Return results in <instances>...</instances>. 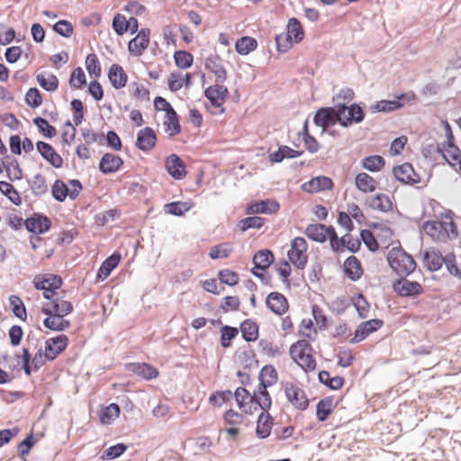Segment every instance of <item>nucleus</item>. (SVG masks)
I'll return each mask as SVG.
<instances>
[{
	"mask_svg": "<svg viewBox=\"0 0 461 461\" xmlns=\"http://www.w3.org/2000/svg\"><path fill=\"white\" fill-rule=\"evenodd\" d=\"M356 187L363 193H372L377 188V182L367 173L361 172L355 177Z\"/></svg>",
	"mask_w": 461,
	"mask_h": 461,
	"instance_id": "38",
	"label": "nucleus"
},
{
	"mask_svg": "<svg viewBox=\"0 0 461 461\" xmlns=\"http://www.w3.org/2000/svg\"><path fill=\"white\" fill-rule=\"evenodd\" d=\"M220 343L223 348H229L232 345V340L238 336L239 328L230 325H221V327Z\"/></svg>",
	"mask_w": 461,
	"mask_h": 461,
	"instance_id": "46",
	"label": "nucleus"
},
{
	"mask_svg": "<svg viewBox=\"0 0 461 461\" xmlns=\"http://www.w3.org/2000/svg\"><path fill=\"white\" fill-rule=\"evenodd\" d=\"M232 251L233 249L230 243L222 242L212 246L209 250L208 257L213 260L227 258L230 256Z\"/></svg>",
	"mask_w": 461,
	"mask_h": 461,
	"instance_id": "47",
	"label": "nucleus"
},
{
	"mask_svg": "<svg viewBox=\"0 0 461 461\" xmlns=\"http://www.w3.org/2000/svg\"><path fill=\"white\" fill-rule=\"evenodd\" d=\"M310 351H312V347L305 339L295 341L289 348L290 357L297 366L300 364V360H303L304 356H307V353Z\"/></svg>",
	"mask_w": 461,
	"mask_h": 461,
	"instance_id": "36",
	"label": "nucleus"
},
{
	"mask_svg": "<svg viewBox=\"0 0 461 461\" xmlns=\"http://www.w3.org/2000/svg\"><path fill=\"white\" fill-rule=\"evenodd\" d=\"M9 304L12 312L15 317L20 319L21 321H26L27 319V311L25 304L23 303V300L20 298V296L12 294L9 297Z\"/></svg>",
	"mask_w": 461,
	"mask_h": 461,
	"instance_id": "49",
	"label": "nucleus"
},
{
	"mask_svg": "<svg viewBox=\"0 0 461 461\" xmlns=\"http://www.w3.org/2000/svg\"><path fill=\"white\" fill-rule=\"evenodd\" d=\"M165 118L166 120L163 122L165 131L169 137L178 135L182 131V127L180 124V117L176 110L166 111Z\"/></svg>",
	"mask_w": 461,
	"mask_h": 461,
	"instance_id": "34",
	"label": "nucleus"
},
{
	"mask_svg": "<svg viewBox=\"0 0 461 461\" xmlns=\"http://www.w3.org/2000/svg\"><path fill=\"white\" fill-rule=\"evenodd\" d=\"M69 339L66 334H59L45 341L48 361L55 360L68 348Z\"/></svg>",
	"mask_w": 461,
	"mask_h": 461,
	"instance_id": "13",
	"label": "nucleus"
},
{
	"mask_svg": "<svg viewBox=\"0 0 461 461\" xmlns=\"http://www.w3.org/2000/svg\"><path fill=\"white\" fill-rule=\"evenodd\" d=\"M343 272L351 281H358L364 275V268L361 261L356 256H349L343 263Z\"/></svg>",
	"mask_w": 461,
	"mask_h": 461,
	"instance_id": "23",
	"label": "nucleus"
},
{
	"mask_svg": "<svg viewBox=\"0 0 461 461\" xmlns=\"http://www.w3.org/2000/svg\"><path fill=\"white\" fill-rule=\"evenodd\" d=\"M266 306L274 314L282 316L287 312L289 302L280 292H271L267 295Z\"/></svg>",
	"mask_w": 461,
	"mask_h": 461,
	"instance_id": "17",
	"label": "nucleus"
},
{
	"mask_svg": "<svg viewBox=\"0 0 461 461\" xmlns=\"http://www.w3.org/2000/svg\"><path fill=\"white\" fill-rule=\"evenodd\" d=\"M165 168L167 174L176 180H181L186 176L185 163L177 154H170L165 161Z\"/></svg>",
	"mask_w": 461,
	"mask_h": 461,
	"instance_id": "18",
	"label": "nucleus"
},
{
	"mask_svg": "<svg viewBox=\"0 0 461 461\" xmlns=\"http://www.w3.org/2000/svg\"><path fill=\"white\" fill-rule=\"evenodd\" d=\"M422 230L433 240L439 241L452 240L458 236L457 227L454 221H426L422 224Z\"/></svg>",
	"mask_w": 461,
	"mask_h": 461,
	"instance_id": "2",
	"label": "nucleus"
},
{
	"mask_svg": "<svg viewBox=\"0 0 461 461\" xmlns=\"http://www.w3.org/2000/svg\"><path fill=\"white\" fill-rule=\"evenodd\" d=\"M407 276H399L392 284L393 291L401 297L417 298L424 293L423 286L418 281H411Z\"/></svg>",
	"mask_w": 461,
	"mask_h": 461,
	"instance_id": "7",
	"label": "nucleus"
},
{
	"mask_svg": "<svg viewBox=\"0 0 461 461\" xmlns=\"http://www.w3.org/2000/svg\"><path fill=\"white\" fill-rule=\"evenodd\" d=\"M28 184L36 196H41L48 192L46 178L40 173L36 174L32 180H28Z\"/></svg>",
	"mask_w": 461,
	"mask_h": 461,
	"instance_id": "52",
	"label": "nucleus"
},
{
	"mask_svg": "<svg viewBox=\"0 0 461 461\" xmlns=\"http://www.w3.org/2000/svg\"><path fill=\"white\" fill-rule=\"evenodd\" d=\"M384 325L381 319H371L361 322L355 330L353 338L349 340L356 344L366 339L371 333L377 331Z\"/></svg>",
	"mask_w": 461,
	"mask_h": 461,
	"instance_id": "14",
	"label": "nucleus"
},
{
	"mask_svg": "<svg viewBox=\"0 0 461 461\" xmlns=\"http://www.w3.org/2000/svg\"><path fill=\"white\" fill-rule=\"evenodd\" d=\"M0 191L10 202H12L16 206L22 204L23 200L19 192L11 183L6 181H0Z\"/></svg>",
	"mask_w": 461,
	"mask_h": 461,
	"instance_id": "48",
	"label": "nucleus"
},
{
	"mask_svg": "<svg viewBox=\"0 0 461 461\" xmlns=\"http://www.w3.org/2000/svg\"><path fill=\"white\" fill-rule=\"evenodd\" d=\"M416 98L417 96L412 91L403 92L394 95V98L392 100L383 99L375 102L369 107V110L373 113H388L398 111L403 108L406 104H411L412 101L416 100Z\"/></svg>",
	"mask_w": 461,
	"mask_h": 461,
	"instance_id": "3",
	"label": "nucleus"
},
{
	"mask_svg": "<svg viewBox=\"0 0 461 461\" xmlns=\"http://www.w3.org/2000/svg\"><path fill=\"white\" fill-rule=\"evenodd\" d=\"M318 381L320 384L333 391L339 390L345 384V378L343 376L336 375L331 377L330 373L326 370H321L318 373Z\"/></svg>",
	"mask_w": 461,
	"mask_h": 461,
	"instance_id": "39",
	"label": "nucleus"
},
{
	"mask_svg": "<svg viewBox=\"0 0 461 461\" xmlns=\"http://www.w3.org/2000/svg\"><path fill=\"white\" fill-rule=\"evenodd\" d=\"M240 331L246 342L258 340L259 335V325L252 319H246L240 322Z\"/></svg>",
	"mask_w": 461,
	"mask_h": 461,
	"instance_id": "33",
	"label": "nucleus"
},
{
	"mask_svg": "<svg viewBox=\"0 0 461 461\" xmlns=\"http://www.w3.org/2000/svg\"><path fill=\"white\" fill-rule=\"evenodd\" d=\"M352 303L355 306L359 318L365 319L367 317L370 304L367 302L366 297L362 293H358L356 298H352Z\"/></svg>",
	"mask_w": 461,
	"mask_h": 461,
	"instance_id": "60",
	"label": "nucleus"
},
{
	"mask_svg": "<svg viewBox=\"0 0 461 461\" xmlns=\"http://www.w3.org/2000/svg\"><path fill=\"white\" fill-rule=\"evenodd\" d=\"M303 150H297L286 145H280L278 149L268 153V160L272 164L281 163L285 158H295L303 156Z\"/></svg>",
	"mask_w": 461,
	"mask_h": 461,
	"instance_id": "32",
	"label": "nucleus"
},
{
	"mask_svg": "<svg viewBox=\"0 0 461 461\" xmlns=\"http://www.w3.org/2000/svg\"><path fill=\"white\" fill-rule=\"evenodd\" d=\"M107 77L112 86L116 90L122 89L127 85L128 75L119 64L114 63L109 68Z\"/></svg>",
	"mask_w": 461,
	"mask_h": 461,
	"instance_id": "31",
	"label": "nucleus"
},
{
	"mask_svg": "<svg viewBox=\"0 0 461 461\" xmlns=\"http://www.w3.org/2000/svg\"><path fill=\"white\" fill-rule=\"evenodd\" d=\"M258 41L251 36H241L235 42V50L238 54L246 56L258 48Z\"/></svg>",
	"mask_w": 461,
	"mask_h": 461,
	"instance_id": "41",
	"label": "nucleus"
},
{
	"mask_svg": "<svg viewBox=\"0 0 461 461\" xmlns=\"http://www.w3.org/2000/svg\"><path fill=\"white\" fill-rule=\"evenodd\" d=\"M192 208V203L188 202H169L164 205V212L167 214L174 215V216H184L185 212L190 211Z\"/></svg>",
	"mask_w": 461,
	"mask_h": 461,
	"instance_id": "44",
	"label": "nucleus"
},
{
	"mask_svg": "<svg viewBox=\"0 0 461 461\" xmlns=\"http://www.w3.org/2000/svg\"><path fill=\"white\" fill-rule=\"evenodd\" d=\"M123 164L124 161L120 156L106 152L100 158L98 169L104 175H110L118 172Z\"/></svg>",
	"mask_w": 461,
	"mask_h": 461,
	"instance_id": "21",
	"label": "nucleus"
},
{
	"mask_svg": "<svg viewBox=\"0 0 461 461\" xmlns=\"http://www.w3.org/2000/svg\"><path fill=\"white\" fill-rule=\"evenodd\" d=\"M274 262L275 255L272 250L268 249H259L252 258L253 267L251 269L265 272Z\"/></svg>",
	"mask_w": 461,
	"mask_h": 461,
	"instance_id": "28",
	"label": "nucleus"
},
{
	"mask_svg": "<svg viewBox=\"0 0 461 461\" xmlns=\"http://www.w3.org/2000/svg\"><path fill=\"white\" fill-rule=\"evenodd\" d=\"M334 187L333 180L326 176H317L303 183L301 189L303 192L313 194L322 191H329Z\"/></svg>",
	"mask_w": 461,
	"mask_h": 461,
	"instance_id": "20",
	"label": "nucleus"
},
{
	"mask_svg": "<svg viewBox=\"0 0 461 461\" xmlns=\"http://www.w3.org/2000/svg\"><path fill=\"white\" fill-rule=\"evenodd\" d=\"M444 257L438 249L428 248L422 252V263L428 271L437 272L443 266Z\"/></svg>",
	"mask_w": 461,
	"mask_h": 461,
	"instance_id": "22",
	"label": "nucleus"
},
{
	"mask_svg": "<svg viewBox=\"0 0 461 461\" xmlns=\"http://www.w3.org/2000/svg\"><path fill=\"white\" fill-rule=\"evenodd\" d=\"M43 306H45L46 308L52 309L63 318L72 313L74 311V306L71 302L60 300V298L54 303H44Z\"/></svg>",
	"mask_w": 461,
	"mask_h": 461,
	"instance_id": "54",
	"label": "nucleus"
},
{
	"mask_svg": "<svg viewBox=\"0 0 461 461\" xmlns=\"http://www.w3.org/2000/svg\"><path fill=\"white\" fill-rule=\"evenodd\" d=\"M217 279L220 281L221 285L235 286L240 282V276L234 270L224 268L218 271Z\"/></svg>",
	"mask_w": 461,
	"mask_h": 461,
	"instance_id": "51",
	"label": "nucleus"
},
{
	"mask_svg": "<svg viewBox=\"0 0 461 461\" xmlns=\"http://www.w3.org/2000/svg\"><path fill=\"white\" fill-rule=\"evenodd\" d=\"M304 234L312 241L324 243L330 238V234L335 235V228L332 225L311 223L306 227Z\"/></svg>",
	"mask_w": 461,
	"mask_h": 461,
	"instance_id": "15",
	"label": "nucleus"
},
{
	"mask_svg": "<svg viewBox=\"0 0 461 461\" xmlns=\"http://www.w3.org/2000/svg\"><path fill=\"white\" fill-rule=\"evenodd\" d=\"M307 249L308 244L304 238L295 237L291 240V249L287 252V258L295 268L300 270L305 268L308 262Z\"/></svg>",
	"mask_w": 461,
	"mask_h": 461,
	"instance_id": "5",
	"label": "nucleus"
},
{
	"mask_svg": "<svg viewBox=\"0 0 461 461\" xmlns=\"http://www.w3.org/2000/svg\"><path fill=\"white\" fill-rule=\"evenodd\" d=\"M32 123L37 127L39 132L46 139H53L57 135V129L43 117H34L32 119Z\"/></svg>",
	"mask_w": 461,
	"mask_h": 461,
	"instance_id": "45",
	"label": "nucleus"
},
{
	"mask_svg": "<svg viewBox=\"0 0 461 461\" xmlns=\"http://www.w3.org/2000/svg\"><path fill=\"white\" fill-rule=\"evenodd\" d=\"M274 427V418L269 411L260 412L258 416L256 426V436L259 439H265L271 434Z\"/></svg>",
	"mask_w": 461,
	"mask_h": 461,
	"instance_id": "26",
	"label": "nucleus"
},
{
	"mask_svg": "<svg viewBox=\"0 0 461 461\" xmlns=\"http://www.w3.org/2000/svg\"><path fill=\"white\" fill-rule=\"evenodd\" d=\"M86 68L91 77L98 78L102 74V68L97 56L90 53L86 58Z\"/></svg>",
	"mask_w": 461,
	"mask_h": 461,
	"instance_id": "58",
	"label": "nucleus"
},
{
	"mask_svg": "<svg viewBox=\"0 0 461 461\" xmlns=\"http://www.w3.org/2000/svg\"><path fill=\"white\" fill-rule=\"evenodd\" d=\"M24 101L31 108H38L42 104V95L37 87H30L25 94Z\"/></svg>",
	"mask_w": 461,
	"mask_h": 461,
	"instance_id": "61",
	"label": "nucleus"
},
{
	"mask_svg": "<svg viewBox=\"0 0 461 461\" xmlns=\"http://www.w3.org/2000/svg\"><path fill=\"white\" fill-rule=\"evenodd\" d=\"M286 35L294 41V43H300L304 38V30L299 19L292 17L286 24Z\"/></svg>",
	"mask_w": 461,
	"mask_h": 461,
	"instance_id": "40",
	"label": "nucleus"
},
{
	"mask_svg": "<svg viewBox=\"0 0 461 461\" xmlns=\"http://www.w3.org/2000/svg\"><path fill=\"white\" fill-rule=\"evenodd\" d=\"M176 66L180 69H187L194 63V56L187 50H178L173 55Z\"/></svg>",
	"mask_w": 461,
	"mask_h": 461,
	"instance_id": "50",
	"label": "nucleus"
},
{
	"mask_svg": "<svg viewBox=\"0 0 461 461\" xmlns=\"http://www.w3.org/2000/svg\"><path fill=\"white\" fill-rule=\"evenodd\" d=\"M264 223V218L253 215L241 219L238 223V227L240 231L244 232L249 229H260Z\"/></svg>",
	"mask_w": 461,
	"mask_h": 461,
	"instance_id": "53",
	"label": "nucleus"
},
{
	"mask_svg": "<svg viewBox=\"0 0 461 461\" xmlns=\"http://www.w3.org/2000/svg\"><path fill=\"white\" fill-rule=\"evenodd\" d=\"M344 106L343 114L340 115L339 124L343 128H348L353 124H358L365 120L366 112L364 107L365 104L353 103L349 105L347 103H339Z\"/></svg>",
	"mask_w": 461,
	"mask_h": 461,
	"instance_id": "6",
	"label": "nucleus"
},
{
	"mask_svg": "<svg viewBox=\"0 0 461 461\" xmlns=\"http://www.w3.org/2000/svg\"><path fill=\"white\" fill-rule=\"evenodd\" d=\"M36 149L41 158L46 160L51 167L54 168H60L63 166V158L57 152V150L53 148L50 143L38 140L36 143Z\"/></svg>",
	"mask_w": 461,
	"mask_h": 461,
	"instance_id": "16",
	"label": "nucleus"
},
{
	"mask_svg": "<svg viewBox=\"0 0 461 461\" xmlns=\"http://www.w3.org/2000/svg\"><path fill=\"white\" fill-rule=\"evenodd\" d=\"M280 209V203L273 198L253 200L246 205L247 214H274Z\"/></svg>",
	"mask_w": 461,
	"mask_h": 461,
	"instance_id": "10",
	"label": "nucleus"
},
{
	"mask_svg": "<svg viewBox=\"0 0 461 461\" xmlns=\"http://www.w3.org/2000/svg\"><path fill=\"white\" fill-rule=\"evenodd\" d=\"M239 360L245 370L250 371L258 366V360L252 349L244 350L239 356Z\"/></svg>",
	"mask_w": 461,
	"mask_h": 461,
	"instance_id": "59",
	"label": "nucleus"
},
{
	"mask_svg": "<svg viewBox=\"0 0 461 461\" xmlns=\"http://www.w3.org/2000/svg\"><path fill=\"white\" fill-rule=\"evenodd\" d=\"M232 398V392L230 390L215 391L209 396V402L214 406H221L223 403L230 401Z\"/></svg>",
	"mask_w": 461,
	"mask_h": 461,
	"instance_id": "63",
	"label": "nucleus"
},
{
	"mask_svg": "<svg viewBox=\"0 0 461 461\" xmlns=\"http://www.w3.org/2000/svg\"><path fill=\"white\" fill-rule=\"evenodd\" d=\"M68 84L71 88L83 89L86 86V74L81 67L76 68L70 74Z\"/></svg>",
	"mask_w": 461,
	"mask_h": 461,
	"instance_id": "56",
	"label": "nucleus"
},
{
	"mask_svg": "<svg viewBox=\"0 0 461 461\" xmlns=\"http://www.w3.org/2000/svg\"><path fill=\"white\" fill-rule=\"evenodd\" d=\"M157 141L154 129L147 126L137 132L135 147L143 152H148L156 147Z\"/></svg>",
	"mask_w": 461,
	"mask_h": 461,
	"instance_id": "19",
	"label": "nucleus"
},
{
	"mask_svg": "<svg viewBox=\"0 0 461 461\" xmlns=\"http://www.w3.org/2000/svg\"><path fill=\"white\" fill-rule=\"evenodd\" d=\"M385 163V159L380 155L366 156L361 160L362 167L372 173L381 171L384 167Z\"/></svg>",
	"mask_w": 461,
	"mask_h": 461,
	"instance_id": "43",
	"label": "nucleus"
},
{
	"mask_svg": "<svg viewBox=\"0 0 461 461\" xmlns=\"http://www.w3.org/2000/svg\"><path fill=\"white\" fill-rule=\"evenodd\" d=\"M393 174L395 179L403 185H414L420 182V175L409 162L393 167Z\"/></svg>",
	"mask_w": 461,
	"mask_h": 461,
	"instance_id": "12",
	"label": "nucleus"
},
{
	"mask_svg": "<svg viewBox=\"0 0 461 461\" xmlns=\"http://www.w3.org/2000/svg\"><path fill=\"white\" fill-rule=\"evenodd\" d=\"M1 163L6 171V176L11 181L21 180L23 177V169L14 157L5 155L1 158Z\"/></svg>",
	"mask_w": 461,
	"mask_h": 461,
	"instance_id": "29",
	"label": "nucleus"
},
{
	"mask_svg": "<svg viewBox=\"0 0 461 461\" xmlns=\"http://www.w3.org/2000/svg\"><path fill=\"white\" fill-rule=\"evenodd\" d=\"M32 284L36 285L39 288H46L59 290L63 285V279L60 276L56 274L45 273L37 275L33 280Z\"/></svg>",
	"mask_w": 461,
	"mask_h": 461,
	"instance_id": "30",
	"label": "nucleus"
},
{
	"mask_svg": "<svg viewBox=\"0 0 461 461\" xmlns=\"http://www.w3.org/2000/svg\"><path fill=\"white\" fill-rule=\"evenodd\" d=\"M386 260L389 267L399 276H409L415 271L417 267V264L414 258L401 246L393 247L388 252Z\"/></svg>",
	"mask_w": 461,
	"mask_h": 461,
	"instance_id": "1",
	"label": "nucleus"
},
{
	"mask_svg": "<svg viewBox=\"0 0 461 461\" xmlns=\"http://www.w3.org/2000/svg\"><path fill=\"white\" fill-rule=\"evenodd\" d=\"M41 311L46 315V318L42 321L46 329L51 331L62 332L70 327V321L63 318L52 309L46 308L42 305Z\"/></svg>",
	"mask_w": 461,
	"mask_h": 461,
	"instance_id": "9",
	"label": "nucleus"
},
{
	"mask_svg": "<svg viewBox=\"0 0 461 461\" xmlns=\"http://www.w3.org/2000/svg\"><path fill=\"white\" fill-rule=\"evenodd\" d=\"M52 30L64 38H69L73 34L74 27L69 21L62 19L52 25Z\"/></svg>",
	"mask_w": 461,
	"mask_h": 461,
	"instance_id": "64",
	"label": "nucleus"
},
{
	"mask_svg": "<svg viewBox=\"0 0 461 461\" xmlns=\"http://www.w3.org/2000/svg\"><path fill=\"white\" fill-rule=\"evenodd\" d=\"M221 60V58L215 54L210 55L206 58L204 62L205 68L215 76L216 83H223L227 79V70L221 63L218 62Z\"/></svg>",
	"mask_w": 461,
	"mask_h": 461,
	"instance_id": "27",
	"label": "nucleus"
},
{
	"mask_svg": "<svg viewBox=\"0 0 461 461\" xmlns=\"http://www.w3.org/2000/svg\"><path fill=\"white\" fill-rule=\"evenodd\" d=\"M39 86L47 92H54L59 87V79L54 74L46 77L43 74H38L36 77Z\"/></svg>",
	"mask_w": 461,
	"mask_h": 461,
	"instance_id": "55",
	"label": "nucleus"
},
{
	"mask_svg": "<svg viewBox=\"0 0 461 461\" xmlns=\"http://www.w3.org/2000/svg\"><path fill=\"white\" fill-rule=\"evenodd\" d=\"M285 393L287 401L300 411H305L309 407V399L305 392L293 383H286Z\"/></svg>",
	"mask_w": 461,
	"mask_h": 461,
	"instance_id": "11",
	"label": "nucleus"
},
{
	"mask_svg": "<svg viewBox=\"0 0 461 461\" xmlns=\"http://www.w3.org/2000/svg\"><path fill=\"white\" fill-rule=\"evenodd\" d=\"M68 185L61 179H56L51 185L52 197L59 203L64 202L68 197Z\"/></svg>",
	"mask_w": 461,
	"mask_h": 461,
	"instance_id": "62",
	"label": "nucleus"
},
{
	"mask_svg": "<svg viewBox=\"0 0 461 461\" xmlns=\"http://www.w3.org/2000/svg\"><path fill=\"white\" fill-rule=\"evenodd\" d=\"M366 203L371 209L383 212H387L393 209V203L391 199L384 194H376L374 196L367 197Z\"/></svg>",
	"mask_w": 461,
	"mask_h": 461,
	"instance_id": "35",
	"label": "nucleus"
},
{
	"mask_svg": "<svg viewBox=\"0 0 461 461\" xmlns=\"http://www.w3.org/2000/svg\"><path fill=\"white\" fill-rule=\"evenodd\" d=\"M344 106L342 104H334L332 106H322L316 110L313 115V123L321 127V132H325L327 127L334 126L339 123L340 115L343 114Z\"/></svg>",
	"mask_w": 461,
	"mask_h": 461,
	"instance_id": "4",
	"label": "nucleus"
},
{
	"mask_svg": "<svg viewBox=\"0 0 461 461\" xmlns=\"http://www.w3.org/2000/svg\"><path fill=\"white\" fill-rule=\"evenodd\" d=\"M333 411V397L326 396L316 404V417L318 421H326Z\"/></svg>",
	"mask_w": 461,
	"mask_h": 461,
	"instance_id": "42",
	"label": "nucleus"
},
{
	"mask_svg": "<svg viewBox=\"0 0 461 461\" xmlns=\"http://www.w3.org/2000/svg\"><path fill=\"white\" fill-rule=\"evenodd\" d=\"M122 259V255L118 251H114L112 255L107 257L99 267L96 273V281H104L117 267Z\"/></svg>",
	"mask_w": 461,
	"mask_h": 461,
	"instance_id": "25",
	"label": "nucleus"
},
{
	"mask_svg": "<svg viewBox=\"0 0 461 461\" xmlns=\"http://www.w3.org/2000/svg\"><path fill=\"white\" fill-rule=\"evenodd\" d=\"M127 371L131 372L146 380H151L158 376L159 372L157 367L148 363H128L125 365Z\"/></svg>",
	"mask_w": 461,
	"mask_h": 461,
	"instance_id": "24",
	"label": "nucleus"
},
{
	"mask_svg": "<svg viewBox=\"0 0 461 461\" xmlns=\"http://www.w3.org/2000/svg\"><path fill=\"white\" fill-rule=\"evenodd\" d=\"M24 227L28 232L38 236L50 230L51 221L43 212H33L24 220Z\"/></svg>",
	"mask_w": 461,
	"mask_h": 461,
	"instance_id": "8",
	"label": "nucleus"
},
{
	"mask_svg": "<svg viewBox=\"0 0 461 461\" xmlns=\"http://www.w3.org/2000/svg\"><path fill=\"white\" fill-rule=\"evenodd\" d=\"M37 439L32 431H31L17 446L18 456L21 457H25L28 456L32 450V448L36 444Z\"/></svg>",
	"mask_w": 461,
	"mask_h": 461,
	"instance_id": "57",
	"label": "nucleus"
},
{
	"mask_svg": "<svg viewBox=\"0 0 461 461\" xmlns=\"http://www.w3.org/2000/svg\"><path fill=\"white\" fill-rule=\"evenodd\" d=\"M120 413L121 406L118 403L112 402L101 408L98 413L99 422L102 425H110L120 416Z\"/></svg>",
	"mask_w": 461,
	"mask_h": 461,
	"instance_id": "37",
	"label": "nucleus"
}]
</instances>
